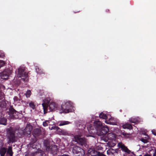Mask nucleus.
Here are the masks:
<instances>
[{
	"instance_id": "nucleus-21",
	"label": "nucleus",
	"mask_w": 156,
	"mask_h": 156,
	"mask_svg": "<svg viewBox=\"0 0 156 156\" xmlns=\"http://www.w3.org/2000/svg\"><path fill=\"white\" fill-rule=\"evenodd\" d=\"M7 154H9L10 156H12L13 155V153L12 151V148L11 147H9L7 151Z\"/></svg>"
},
{
	"instance_id": "nucleus-12",
	"label": "nucleus",
	"mask_w": 156,
	"mask_h": 156,
	"mask_svg": "<svg viewBox=\"0 0 156 156\" xmlns=\"http://www.w3.org/2000/svg\"><path fill=\"white\" fill-rule=\"evenodd\" d=\"M7 120L4 117V115L2 112H0V124L6 126L7 124Z\"/></svg>"
},
{
	"instance_id": "nucleus-22",
	"label": "nucleus",
	"mask_w": 156,
	"mask_h": 156,
	"mask_svg": "<svg viewBox=\"0 0 156 156\" xmlns=\"http://www.w3.org/2000/svg\"><path fill=\"white\" fill-rule=\"evenodd\" d=\"M149 136L147 135V136L145 137V139H144V138H141L140 139V140L144 144H146L148 143L149 142Z\"/></svg>"
},
{
	"instance_id": "nucleus-11",
	"label": "nucleus",
	"mask_w": 156,
	"mask_h": 156,
	"mask_svg": "<svg viewBox=\"0 0 156 156\" xmlns=\"http://www.w3.org/2000/svg\"><path fill=\"white\" fill-rule=\"evenodd\" d=\"M32 130V126L30 125H27L23 132L24 135L26 136L30 135L31 133Z\"/></svg>"
},
{
	"instance_id": "nucleus-2",
	"label": "nucleus",
	"mask_w": 156,
	"mask_h": 156,
	"mask_svg": "<svg viewBox=\"0 0 156 156\" xmlns=\"http://www.w3.org/2000/svg\"><path fill=\"white\" fill-rule=\"evenodd\" d=\"M6 137L8 139V143H12L16 141L15 130L12 127L8 128L6 130Z\"/></svg>"
},
{
	"instance_id": "nucleus-34",
	"label": "nucleus",
	"mask_w": 156,
	"mask_h": 156,
	"mask_svg": "<svg viewBox=\"0 0 156 156\" xmlns=\"http://www.w3.org/2000/svg\"><path fill=\"white\" fill-rule=\"evenodd\" d=\"M14 100L15 101H20V100L17 97L15 96L14 98Z\"/></svg>"
},
{
	"instance_id": "nucleus-20",
	"label": "nucleus",
	"mask_w": 156,
	"mask_h": 156,
	"mask_svg": "<svg viewBox=\"0 0 156 156\" xmlns=\"http://www.w3.org/2000/svg\"><path fill=\"white\" fill-rule=\"evenodd\" d=\"M122 127L123 129H133L132 125L129 123H126L123 125Z\"/></svg>"
},
{
	"instance_id": "nucleus-32",
	"label": "nucleus",
	"mask_w": 156,
	"mask_h": 156,
	"mask_svg": "<svg viewBox=\"0 0 156 156\" xmlns=\"http://www.w3.org/2000/svg\"><path fill=\"white\" fill-rule=\"evenodd\" d=\"M36 70L37 73L40 74H41L43 73L42 71H39V68L37 67H36Z\"/></svg>"
},
{
	"instance_id": "nucleus-23",
	"label": "nucleus",
	"mask_w": 156,
	"mask_h": 156,
	"mask_svg": "<svg viewBox=\"0 0 156 156\" xmlns=\"http://www.w3.org/2000/svg\"><path fill=\"white\" fill-rule=\"evenodd\" d=\"M99 117L101 118L105 119H107L108 118L107 115L105 114L103 112H101L99 115Z\"/></svg>"
},
{
	"instance_id": "nucleus-28",
	"label": "nucleus",
	"mask_w": 156,
	"mask_h": 156,
	"mask_svg": "<svg viewBox=\"0 0 156 156\" xmlns=\"http://www.w3.org/2000/svg\"><path fill=\"white\" fill-rule=\"evenodd\" d=\"M98 156H105V155L104 154L102 153H101L99 151H97V155Z\"/></svg>"
},
{
	"instance_id": "nucleus-4",
	"label": "nucleus",
	"mask_w": 156,
	"mask_h": 156,
	"mask_svg": "<svg viewBox=\"0 0 156 156\" xmlns=\"http://www.w3.org/2000/svg\"><path fill=\"white\" fill-rule=\"evenodd\" d=\"M42 105L44 114L47 113L48 108L49 110V112H54L56 110H58V104L54 102L50 103L49 106L44 103H43Z\"/></svg>"
},
{
	"instance_id": "nucleus-40",
	"label": "nucleus",
	"mask_w": 156,
	"mask_h": 156,
	"mask_svg": "<svg viewBox=\"0 0 156 156\" xmlns=\"http://www.w3.org/2000/svg\"><path fill=\"white\" fill-rule=\"evenodd\" d=\"M143 156H151V155H149L148 154H146L144 155Z\"/></svg>"
},
{
	"instance_id": "nucleus-25",
	"label": "nucleus",
	"mask_w": 156,
	"mask_h": 156,
	"mask_svg": "<svg viewBox=\"0 0 156 156\" xmlns=\"http://www.w3.org/2000/svg\"><path fill=\"white\" fill-rule=\"evenodd\" d=\"M69 122L67 121H64L61 122L59 124V126H62L66 125L68 124L69 123Z\"/></svg>"
},
{
	"instance_id": "nucleus-26",
	"label": "nucleus",
	"mask_w": 156,
	"mask_h": 156,
	"mask_svg": "<svg viewBox=\"0 0 156 156\" xmlns=\"http://www.w3.org/2000/svg\"><path fill=\"white\" fill-rule=\"evenodd\" d=\"M25 94L27 98L30 97L31 94L30 90H27Z\"/></svg>"
},
{
	"instance_id": "nucleus-18",
	"label": "nucleus",
	"mask_w": 156,
	"mask_h": 156,
	"mask_svg": "<svg viewBox=\"0 0 156 156\" xmlns=\"http://www.w3.org/2000/svg\"><path fill=\"white\" fill-rule=\"evenodd\" d=\"M54 129H55L56 130L58 131V132H60V134H62L63 135H66L68 133L66 132H65L64 130H62L60 129L59 128L56 126H54Z\"/></svg>"
},
{
	"instance_id": "nucleus-16",
	"label": "nucleus",
	"mask_w": 156,
	"mask_h": 156,
	"mask_svg": "<svg viewBox=\"0 0 156 156\" xmlns=\"http://www.w3.org/2000/svg\"><path fill=\"white\" fill-rule=\"evenodd\" d=\"M33 140H31V142L30 143L29 145L30 147L33 149H37V139L36 138H34L32 139Z\"/></svg>"
},
{
	"instance_id": "nucleus-9",
	"label": "nucleus",
	"mask_w": 156,
	"mask_h": 156,
	"mask_svg": "<svg viewBox=\"0 0 156 156\" xmlns=\"http://www.w3.org/2000/svg\"><path fill=\"white\" fill-rule=\"evenodd\" d=\"M109 131V129L107 126H102L97 132L99 136H103L106 134Z\"/></svg>"
},
{
	"instance_id": "nucleus-38",
	"label": "nucleus",
	"mask_w": 156,
	"mask_h": 156,
	"mask_svg": "<svg viewBox=\"0 0 156 156\" xmlns=\"http://www.w3.org/2000/svg\"><path fill=\"white\" fill-rule=\"evenodd\" d=\"M122 134L124 136H126L127 135H129V134L128 133H125V132H123L122 133Z\"/></svg>"
},
{
	"instance_id": "nucleus-29",
	"label": "nucleus",
	"mask_w": 156,
	"mask_h": 156,
	"mask_svg": "<svg viewBox=\"0 0 156 156\" xmlns=\"http://www.w3.org/2000/svg\"><path fill=\"white\" fill-rule=\"evenodd\" d=\"M5 56L4 53L2 51H0V57L1 58H3Z\"/></svg>"
},
{
	"instance_id": "nucleus-43",
	"label": "nucleus",
	"mask_w": 156,
	"mask_h": 156,
	"mask_svg": "<svg viewBox=\"0 0 156 156\" xmlns=\"http://www.w3.org/2000/svg\"><path fill=\"white\" fill-rule=\"evenodd\" d=\"M112 133H109V135H112Z\"/></svg>"
},
{
	"instance_id": "nucleus-5",
	"label": "nucleus",
	"mask_w": 156,
	"mask_h": 156,
	"mask_svg": "<svg viewBox=\"0 0 156 156\" xmlns=\"http://www.w3.org/2000/svg\"><path fill=\"white\" fill-rule=\"evenodd\" d=\"M72 103L70 101L62 103L61 106L60 110L61 112L68 113L73 112Z\"/></svg>"
},
{
	"instance_id": "nucleus-35",
	"label": "nucleus",
	"mask_w": 156,
	"mask_h": 156,
	"mask_svg": "<svg viewBox=\"0 0 156 156\" xmlns=\"http://www.w3.org/2000/svg\"><path fill=\"white\" fill-rule=\"evenodd\" d=\"M37 154L39 156H42V154L41 152H36L35 153V155H37Z\"/></svg>"
},
{
	"instance_id": "nucleus-24",
	"label": "nucleus",
	"mask_w": 156,
	"mask_h": 156,
	"mask_svg": "<svg viewBox=\"0 0 156 156\" xmlns=\"http://www.w3.org/2000/svg\"><path fill=\"white\" fill-rule=\"evenodd\" d=\"M129 121L131 123H136L138 122V120L136 119L135 118H131L129 119Z\"/></svg>"
},
{
	"instance_id": "nucleus-37",
	"label": "nucleus",
	"mask_w": 156,
	"mask_h": 156,
	"mask_svg": "<svg viewBox=\"0 0 156 156\" xmlns=\"http://www.w3.org/2000/svg\"><path fill=\"white\" fill-rule=\"evenodd\" d=\"M152 132L153 134H154V135H156V131L155 130L153 129L152 130Z\"/></svg>"
},
{
	"instance_id": "nucleus-17",
	"label": "nucleus",
	"mask_w": 156,
	"mask_h": 156,
	"mask_svg": "<svg viewBox=\"0 0 156 156\" xmlns=\"http://www.w3.org/2000/svg\"><path fill=\"white\" fill-rule=\"evenodd\" d=\"M88 154L85 156H95L97 155V151L95 150L90 148L88 150Z\"/></svg>"
},
{
	"instance_id": "nucleus-42",
	"label": "nucleus",
	"mask_w": 156,
	"mask_h": 156,
	"mask_svg": "<svg viewBox=\"0 0 156 156\" xmlns=\"http://www.w3.org/2000/svg\"><path fill=\"white\" fill-rule=\"evenodd\" d=\"M51 129H54V126H52L51 127Z\"/></svg>"
},
{
	"instance_id": "nucleus-36",
	"label": "nucleus",
	"mask_w": 156,
	"mask_h": 156,
	"mask_svg": "<svg viewBox=\"0 0 156 156\" xmlns=\"http://www.w3.org/2000/svg\"><path fill=\"white\" fill-rule=\"evenodd\" d=\"M43 125L44 126H48V124L46 121L43 122Z\"/></svg>"
},
{
	"instance_id": "nucleus-13",
	"label": "nucleus",
	"mask_w": 156,
	"mask_h": 156,
	"mask_svg": "<svg viewBox=\"0 0 156 156\" xmlns=\"http://www.w3.org/2000/svg\"><path fill=\"white\" fill-rule=\"evenodd\" d=\"M94 124L95 128L96 129V130L97 131V132L103 125L102 123L99 120H97L94 121Z\"/></svg>"
},
{
	"instance_id": "nucleus-14",
	"label": "nucleus",
	"mask_w": 156,
	"mask_h": 156,
	"mask_svg": "<svg viewBox=\"0 0 156 156\" xmlns=\"http://www.w3.org/2000/svg\"><path fill=\"white\" fill-rule=\"evenodd\" d=\"M50 149L48 151H50L53 154H57L58 150L57 147L56 145H53L49 147Z\"/></svg>"
},
{
	"instance_id": "nucleus-27",
	"label": "nucleus",
	"mask_w": 156,
	"mask_h": 156,
	"mask_svg": "<svg viewBox=\"0 0 156 156\" xmlns=\"http://www.w3.org/2000/svg\"><path fill=\"white\" fill-rule=\"evenodd\" d=\"M29 105L33 109H34L35 108V105L33 102H31L30 103Z\"/></svg>"
},
{
	"instance_id": "nucleus-1",
	"label": "nucleus",
	"mask_w": 156,
	"mask_h": 156,
	"mask_svg": "<svg viewBox=\"0 0 156 156\" xmlns=\"http://www.w3.org/2000/svg\"><path fill=\"white\" fill-rule=\"evenodd\" d=\"M117 145L119 149L110 148L107 151V153H116L119 154L120 156H128L129 154H134L133 152H132L122 143H119Z\"/></svg>"
},
{
	"instance_id": "nucleus-41",
	"label": "nucleus",
	"mask_w": 156,
	"mask_h": 156,
	"mask_svg": "<svg viewBox=\"0 0 156 156\" xmlns=\"http://www.w3.org/2000/svg\"><path fill=\"white\" fill-rule=\"evenodd\" d=\"M60 156H69V155H66L65 154H63V155H60Z\"/></svg>"
},
{
	"instance_id": "nucleus-33",
	"label": "nucleus",
	"mask_w": 156,
	"mask_h": 156,
	"mask_svg": "<svg viewBox=\"0 0 156 156\" xmlns=\"http://www.w3.org/2000/svg\"><path fill=\"white\" fill-rule=\"evenodd\" d=\"M87 129H88V131L90 132V131H91V130H94L93 128H92V126L91 124L90 125L89 127H87Z\"/></svg>"
},
{
	"instance_id": "nucleus-15",
	"label": "nucleus",
	"mask_w": 156,
	"mask_h": 156,
	"mask_svg": "<svg viewBox=\"0 0 156 156\" xmlns=\"http://www.w3.org/2000/svg\"><path fill=\"white\" fill-rule=\"evenodd\" d=\"M41 133V130L39 128L34 129L32 132L33 135L34 136V138H36V137L40 135Z\"/></svg>"
},
{
	"instance_id": "nucleus-31",
	"label": "nucleus",
	"mask_w": 156,
	"mask_h": 156,
	"mask_svg": "<svg viewBox=\"0 0 156 156\" xmlns=\"http://www.w3.org/2000/svg\"><path fill=\"white\" fill-rule=\"evenodd\" d=\"M5 64V62L2 60H0V68L3 66Z\"/></svg>"
},
{
	"instance_id": "nucleus-30",
	"label": "nucleus",
	"mask_w": 156,
	"mask_h": 156,
	"mask_svg": "<svg viewBox=\"0 0 156 156\" xmlns=\"http://www.w3.org/2000/svg\"><path fill=\"white\" fill-rule=\"evenodd\" d=\"M95 149L98 150H102L103 148L101 146H96Z\"/></svg>"
},
{
	"instance_id": "nucleus-8",
	"label": "nucleus",
	"mask_w": 156,
	"mask_h": 156,
	"mask_svg": "<svg viewBox=\"0 0 156 156\" xmlns=\"http://www.w3.org/2000/svg\"><path fill=\"white\" fill-rule=\"evenodd\" d=\"M12 72V70L10 69H5L0 73L1 77L2 79H7L9 76L11 74Z\"/></svg>"
},
{
	"instance_id": "nucleus-7",
	"label": "nucleus",
	"mask_w": 156,
	"mask_h": 156,
	"mask_svg": "<svg viewBox=\"0 0 156 156\" xmlns=\"http://www.w3.org/2000/svg\"><path fill=\"white\" fill-rule=\"evenodd\" d=\"M72 152L74 154H76L77 156H84L85 154L83 149L77 145L73 146Z\"/></svg>"
},
{
	"instance_id": "nucleus-39",
	"label": "nucleus",
	"mask_w": 156,
	"mask_h": 156,
	"mask_svg": "<svg viewBox=\"0 0 156 156\" xmlns=\"http://www.w3.org/2000/svg\"><path fill=\"white\" fill-rule=\"evenodd\" d=\"M154 152L153 154V156H156V149L154 150Z\"/></svg>"
},
{
	"instance_id": "nucleus-3",
	"label": "nucleus",
	"mask_w": 156,
	"mask_h": 156,
	"mask_svg": "<svg viewBox=\"0 0 156 156\" xmlns=\"http://www.w3.org/2000/svg\"><path fill=\"white\" fill-rule=\"evenodd\" d=\"M7 113L9 115V117L11 119H20L22 114L16 111L12 107L10 106L8 108Z\"/></svg>"
},
{
	"instance_id": "nucleus-6",
	"label": "nucleus",
	"mask_w": 156,
	"mask_h": 156,
	"mask_svg": "<svg viewBox=\"0 0 156 156\" xmlns=\"http://www.w3.org/2000/svg\"><path fill=\"white\" fill-rule=\"evenodd\" d=\"M18 77H22L21 80L25 82L28 80V76L27 73L25 72L24 69L20 67L18 69V74L17 75Z\"/></svg>"
},
{
	"instance_id": "nucleus-19",
	"label": "nucleus",
	"mask_w": 156,
	"mask_h": 156,
	"mask_svg": "<svg viewBox=\"0 0 156 156\" xmlns=\"http://www.w3.org/2000/svg\"><path fill=\"white\" fill-rule=\"evenodd\" d=\"M44 146L46 147V150L47 151H49L50 149V142L48 140H44Z\"/></svg>"
},
{
	"instance_id": "nucleus-10",
	"label": "nucleus",
	"mask_w": 156,
	"mask_h": 156,
	"mask_svg": "<svg viewBox=\"0 0 156 156\" xmlns=\"http://www.w3.org/2000/svg\"><path fill=\"white\" fill-rule=\"evenodd\" d=\"M76 141L81 145H85L86 144V139L85 138H81L80 136H77L75 137Z\"/></svg>"
}]
</instances>
